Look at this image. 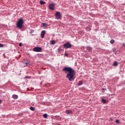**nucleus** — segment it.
<instances>
[{
	"label": "nucleus",
	"instance_id": "obj_1",
	"mask_svg": "<svg viewBox=\"0 0 125 125\" xmlns=\"http://www.w3.org/2000/svg\"><path fill=\"white\" fill-rule=\"evenodd\" d=\"M64 74H66V78L68 79L69 82H73L75 80V70L71 67H64L62 69Z\"/></svg>",
	"mask_w": 125,
	"mask_h": 125
},
{
	"label": "nucleus",
	"instance_id": "obj_23",
	"mask_svg": "<svg viewBox=\"0 0 125 125\" xmlns=\"http://www.w3.org/2000/svg\"><path fill=\"white\" fill-rule=\"evenodd\" d=\"M29 33L30 34H33V33H34V30L31 29Z\"/></svg>",
	"mask_w": 125,
	"mask_h": 125
},
{
	"label": "nucleus",
	"instance_id": "obj_26",
	"mask_svg": "<svg viewBox=\"0 0 125 125\" xmlns=\"http://www.w3.org/2000/svg\"><path fill=\"white\" fill-rule=\"evenodd\" d=\"M19 45V46H20V47H21V46H22V44L21 43H20Z\"/></svg>",
	"mask_w": 125,
	"mask_h": 125
},
{
	"label": "nucleus",
	"instance_id": "obj_13",
	"mask_svg": "<svg viewBox=\"0 0 125 125\" xmlns=\"http://www.w3.org/2000/svg\"><path fill=\"white\" fill-rule=\"evenodd\" d=\"M66 114H72V111L70 110H66Z\"/></svg>",
	"mask_w": 125,
	"mask_h": 125
},
{
	"label": "nucleus",
	"instance_id": "obj_17",
	"mask_svg": "<svg viewBox=\"0 0 125 125\" xmlns=\"http://www.w3.org/2000/svg\"><path fill=\"white\" fill-rule=\"evenodd\" d=\"M43 118H44L45 119H46V118H47V114L45 113L43 115Z\"/></svg>",
	"mask_w": 125,
	"mask_h": 125
},
{
	"label": "nucleus",
	"instance_id": "obj_7",
	"mask_svg": "<svg viewBox=\"0 0 125 125\" xmlns=\"http://www.w3.org/2000/svg\"><path fill=\"white\" fill-rule=\"evenodd\" d=\"M45 34V30H43L41 32V38L42 39H43V38H44V35Z\"/></svg>",
	"mask_w": 125,
	"mask_h": 125
},
{
	"label": "nucleus",
	"instance_id": "obj_22",
	"mask_svg": "<svg viewBox=\"0 0 125 125\" xmlns=\"http://www.w3.org/2000/svg\"><path fill=\"white\" fill-rule=\"evenodd\" d=\"M115 123H116V124H120V121L119 120H116Z\"/></svg>",
	"mask_w": 125,
	"mask_h": 125
},
{
	"label": "nucleus",
	"instance_id": "obj_6",
	"mask_svg": "<svg viewBox=\"0 0 125 125\" xmlns=\"http://www.w3.org/2000/svg\"><path fill=\"white\" fill-rule=\"evenodd\" d=\"M48 7L51 10H54V8L55 7V4H54L53 2L50 3L48 5Z\"/></svg>",
	"mask_w": 125,
	"mask_h": 125
},
{
	"label": "nucleus",
	"instance_id": "obj_5",
	"mask_svg": "<svg viewBox=\"0 0 125 125\" xmlns=\"http://www.w3.org/2000/svg\"><path fill=\"white\" fill-rule=\"evenodd\" d=\"M33 51L35 52H41L42 51V47H35L33 49Z\"/></svg>",
	"mask_w": 125,
	"mask_h": 125
},
{
	"label": "nucleus",
	"instance_id": "obj_2",
	"mask_svg": "<svg viewBox=\"0 0 125 125\" xmlns=\"http://www.w3.org/2000/svg\"><path fill=\"white\" fill-rule=\"evenodd\" d=\"M24 24V20L21 18H20L17 23V27L18 29H22L23 28V24Z\"/></svg>",
	"mask_w": 125,
	"mask_h": 125
},
{
	"label": "nucleus",
	"instance_id": "obj_18",
	"mask_svg": "<svg viewBox=\"0 0 125 125\" xmlns=\"http://www.w3.org/2000/svg\"><path fill=\"white\" fill-rule=\"evenodd\" d=\"M113 66H118V62H114Z\"/></svg>",
	"mask_w": 125,
	"mask_h": 125
},
{
	"label": "nucleus",
	"instance_id": "obj_27",
	"mask_svg": "<svg viewBox=\"0 0 125 125\" xmlns=\"http://www.w3.org/2000/svg\"><path fill=\"white\" fill-rule=\"evenodd\" d=\"M26 65H29L30 64V62H25Z\"/></svg>",
	"mask_w": 125,
	"mask_h": 125
},
{
	"label": "nucleus",
	"instance_id": "obj_29",
	"mask_svg": "<svg viewBox=\"0 0 125 125\" xmlns=\"http://www.w3.org/2000/svg\"><path fill=\"white\" fill-rule=\"evenodd\" d=\"M64 55H65V56H66V57H67V56H68V54L65 53L64 54Z\"/></svg>",
	"mask_w": 125,
	"mask_h": 125
},
{
	"label": "nucleus",
	"instance_id": "obj_9",
	"mask_svg": "<svg viewBox=\"0 0 125 125\" xmlns=\"http://www.w3.org/2000/svg\"><path fill=\"white\" fill-rule=\"evenodd\" d=\"M83 81H80L78 82V85L80 86L83 85Z\"/></svg>",
	"mask_w": 125,
	"mask_h": 125
},
{
	"label": "nucleus",
	"instance_id": "obj_20",
	"mask_svg": "<svg viewBox=\"0 0 125 125\" xmlns=\"http://www.w3.org/2000/svg\"><path fill=\"white\" fill-rule=\"evenodd\" d=\"M115 42V40L112 39L111 41H110V43H111V44H113V43H114Z\"/></svg>",
	"mask_w": 125,
	"mask_h": 125
},
{
	"label": "nucleus",
	"instance_id": "obj_8",
	"mask_svg": "<svg viewBox=\"0 0 125 125\" xmlns=\"http://www.w3.org/2000/svg\"><path fill=\"white\" fill-rule=\"evenodd\" d=\"M42 26L43 28H46L48 26V25L46 23H42Z\"/></svg>",
	"mask_w": 125,
	"mask_h": 125
},
{
	"label": "nucleus",
	"instance_id": "obj_14",
	"mask_svg": "<svg viewBox=\"0 0 125 125\" xmlns=\"http://www.w3.org/2000/svg\"><path fill=\"white\" fill-rule=\"evenodd\" d=\"M30 109L31 110V111H35L36 110V107L30 106Z\"/></svg>",
	"mask_w": 125,
	"mask_h": 125
},
{
	"label": "nucleus",
	"instance_id": "obj_21",
	"mask_svg": "<svg viewBox=\"0 0 125 125\" xmlns=\"http://www.w3.org/2000/svg\"><path fill=\"white\" fill-rule=\"evenodd\" d=\"M32 77L31 76H26L24 78V79H31Z\"/></svg>",
	"mask_w": 125,
	"mask_h": 125
},
{
	"label": "nucleus",
	"instance_id": "obj_11",
	"mask_svg": "<svg viewBox=\"0 0 125 125\" xmlns=\"http://www.w3.org/2000/svg\"><path fill=\"white\" fill-rule=\"evenodd\" d=\"M102 103H103V104H106V103H107V101H106V100H105L104 99H102Z\"/></svg>",
	"mask_w": 125,
	"mask_h": 125
},
{
	"label": "nucleus",
	"instance_id": "obj_4",
	"mask_svg": "<svg viewBox=\"0 0 125 125\" xmlns=\"http://www.w3.org/2000/svg\"><path fill=\"white\" fill-rule=\"evenodd\" d=\"M56 19L58 20L62 18V15L60 13V12H57L55 14Z\"/></svg>",
	"mask_w": 125,
	"mask_h": 125
},
{
	"label": "nucleus",
	"instance_id": "obj_25",
	"mask_svg": "<svg viewBox=\"0 0 125 125\" xmlns=\"http://www.w3.org/2000/svg\"><path fill=\"white\" fill-rule=\"evenodd\" d=\"M0 47H3V44L0 43Z\"/></svg>",
	"mask_w": 125,
	"mask_h": 125
},
{
	"label": "nucleus",
	"instance_id": "obj_28",
	"mask_svg": "<svg viewBox=\"0 0 125 125\" xmlns=\"http://www.w3.org/2000/svg\"><path fill=\"white\" fill-rule=\"evenodd\" d=\"M109 121L112 122V121H113V119H112V118H109Z\"/></svg>",
	"mask_w": 125,
	"mask_h": 125
},
{
	"label": "nucleus",
	"instance_id": "obj_24",
	"mask_svg": "<svg viewBox=\"0 0 125 125\" xmlns=\"http://www.w3.org/2000/svg\"><path fill=\"white\" fill-rule=\"evenodd\" d=\"M58 50L59 52H60V51H61V50H62V49H61V48H59L58 49Z\"/></svg>",
	"mask_w": 125,
	"mask_h": 125
},
{
	"label": "nucleus",
	"instance_id": "obj_16",
	"mask_svg": "<svg viewBox=\"0 0 125 125\" xmlns=\"http://www.w3.org/2000/svg\"><path fill=\"white\" fill-rule=\"evenodd\" d=\"M40 4H42V5L45 4V2L43 1L42 0H41L40 2Z\"/></svg>",
	"mask_w": 125,
	"mask_h": 125
},
{
	"label": "nucleus",
	"instance_id": "obj_15",
	"mask_svg": "<svg viewBox=\"0 0 125 125\" xmlns=\"http://www.w3.org/2000/svg\"><path fill=\"white\" fill-rule=\"evenodd\" d=\"M87 50L89 51V52H91V50H92V48L90 47H89L87 48Z\"/></svg>",
	"mask_w": 125,
	"mask_h": 125
},
{
	"label": "nucleus",
	"instance_id": "obj_30",
	"mask_svg": "<svg viewBox=\"0 0 125 125\" xmlns=\"http://www.w3.org/2000/svg\"><path fill=\"white\" fill-rule=\"evenodd\" d=\"M3 56L4 57V58H6V57H5V55L4 54H3Z\"/></svg>",
	"mask_w": 125,
	"mask_h": 125
},
{
	"label": "nucleus",
	"instance_id": "obj_12",
	"mask_svg": "<svg viewBox=\"0 0 125 125\" xmlns=\"http://www.w3.org/2000/svg\"><path fill=\"white\" fill-rule=\"evenodd\" d=\"M50 44L52 45H54V44H55V40H52L50 41Z\"/></svg>",
	"mask_w": 125,
	"mask_h": 125
},
{
	"label": "nucleus",
	"instance_id": "obj_31",
	"mask_svg": "<svg viewBox=\"0 0 125 125\" xmlns=\"http://www.w3.org/2000/svg\"><path fill=\"white\" fill-rule=\"evenodd\" d=\"M1 103V101L0 100V104Z\"/></svg>",
	"mask_w": 125,
	"mask_h": 125
},
{
	"label": "nucleus",
	"instance_id": "obj_10",
	"mask_svg": "<svg viewBox=\"0 0 125 125\" xmlns=\"http://www.w3.org/2000/svg\"><path fill=\"white\" fill-rule=\"evenodd\" d=\"M12 97L13 99H17L18 98V95L14 94L12 95Z\"/></svg>",
	"mask_w": 125,
	"mask_h": 125
},
{
	"label": "nucleus",
	"instance_id": "obj_19",
	"mask_svg": "<svg viewBox=\"0 0 125 125\" xmlns=\"http://www.w3.org/2000/svg\"><path fill=\"white\" fill-rule=\"evenodd\" d=\"M106 89L105 88H102V92H103V93L105 92V91H106Z\"/></svg>",
	"mask_w": 125,
	"mask_h": 125
},
{
	"label": "nucleus",
	"instance_id": "obj_3",
	"mask_svg": "<svg viewBox=\"0 0 125 125\" xmlns=\"http://www.w3.org/2000/svg\"><path fill=\"white\" fill-rule=\"evenodd\" d=\"M71 47H72V44L69 42H67L63 44V48H65V49L71 48Z\"/></svg>",
	"mask_w": 125,
	"mask_h": 125
}]
</instances>
